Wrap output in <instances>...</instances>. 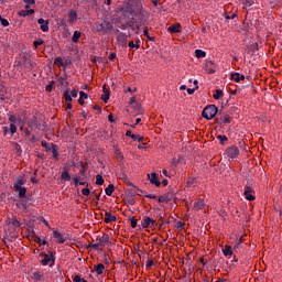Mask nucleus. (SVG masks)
<instances>
[{
	"label": "nucleus",
	"instance_id": "1",
	"mask_svg": "<svg viewBox=\"0 0 282 282\" xmlns=\"http://www.w3.org/2000/svg\"><path fill=\"white\" fill-rule=\"evenodd\" d=\"M95 29L98 33L106 35L113 30V26L110 22H108L107 20H104V22L95 23Z\"/></svg>",
	"mask_w": 282,
	"mask_h": 282
},
{
	"label": "nucleus",
	"instance_id": "2",
	"mask_svg": "<svg viewBox=\"0 0 282 282\" xmlns=\"http://www.w3.org/2000/svg\"><path fill=\"white\" fill-rule=\"evenodd\" d=\"M218 113V107L215 105H208L204 108L202 116L206 120L215 119V116Z\"/></svg>",
	"mask_w": 282,
	"mask_h": 282
},
{
	"label": "nucleus",
	"instance_id": "3",
	"mask_svg": "<svg viewBox=\"0 0 282 282\" xmlns=\"http://www.w3.org/2000/svg\"><path fill=\"white\" fill-rule=\"evenodd\" d=\"M40 257L44 258L41 260V263L43 265H50L52 268L55 264L56 258L52 251H50L48 253L42 252L40 253Z\"/></svg>",
	"mask_w": 282,
	"mask_h": 282
},
{
	"label": "nucleus",
	"instance_id": "4",
	"mask_svg": "<svg viewBox=\"0 0 282 282\" xmlns=\"http://www.w3.org/2000/svg\"><path fill=\"white\" fill-rule=\"evenodd\" d=\"M240 151L238 150V147L237 145H230L227 148L226 150V155L231 159V160H235L238 158Z\"/></svg>",
	"mask_w": 282,
	"mask_h": 282
},
{
	"label": "nucleus",
	"instance_id": "5",
	"mask_svg": "<svg viewBox=\"0 0 282 282\" xmlns=\"http://www.w3.org/2000/svg\"><path fill=\"white\" fill-rule=\"evenodd\" d=\"M156 221L151 218L145 216L142 220H141V226L142 228H155Z\"/></svg>",
	"mask_w": 282,
	"mask_h": 282
},
{
	"label": "nucleus",
	"instance_id": "6",
	"mask_svg": "<svg viewBox=\"0 0 282 282\" xmlns=\"http://www.w3.org/2000/svg\"><path fill=\"white\" fill-rule=\"evenodd\" d=\"M243 196L249 202H252L256 199V196L253 195V188L250 187V185H246L243 191Z\"/></svg>",
	"mask_w": 282,
	"mask_h": 282
},
{
	"label": "nucleus",
	"instance_id": "7",
	"mask_svg": "<svg viewBox=\"0 0 282 282\" xmlns=\"http://www.w3.org/2000/svg\"><path fill=\"white\" fill-rule=\"evenodd\" d=\"M37 24H40V29L42 32L46 33L50 31V20L40 18V19H37Z\"/></svg>",
	"mask_w": 282,
	"mask_h": 282
},
{
	"label": "nucleus",
	"instance_id": "8",
	"mask_svg": "<svg viewBox=\"0 0 282 282\" xmlns=\"http://www.w3.org/2000/svg\"><path fill=\"white\" fill-rule=\"evenodd\" d=\"M117 43L121 47H127L128 44V37L124 35V33L120 32L117 36Z\"/></svg>",
	"mask_w": 282,
	"mask_h": 282
},
{
	"label": "nucleus",
	"instance_id": "9",
	"mask_svg": "<svg viewBox=\"0 0 282 282\" xmlns=\"http://www.w3.org/2000/svg\"><path fill=\"white\" fill-rule=\"evenodd\" d=\"M150 183L152 185H155L156 187L161 186V181L158 178V175L155 174V172H153L151 175H148Z\"/></svg>",
	"mask_w": 282,
	"mask_h": 282
},
{
	"label": "nucleus",
	"instance_id": "10",
	"mask_svg": "<svg viewBox=\"0 0 282 282\" xmlns=\"http://www.w3.org/2000/svg\"><path fill=\"white\" fill-rule=\"evenodd\" d=\"M61 180H62V182H70L72 176H70L67 167H64V171H62Z\"/></svg>",
	"mask_w": 282,
	"mask_h": 282
},
{
	"label": "nucleus",
	"instance_id": "11",
	"mask_svg": "<svg viewBox=\"0 0 282 282\" xmlns=\"http://www.w3.org/2000/svg\"><path fill=\"white\" fill-rule=\"evenodd\" d=\"M53 236L57 240L58 243H65V241H66L65 236H63V234H61L58 230H54Z\"/></svg>",
	"mask_w": 282,
	"mask_h": 282
},
{
	"label": "nucleus",
	"instance_id": "12",
	"mask_svg": "<svg viewBox=\"0 0 282 282\" xmlns=\"http://www.w3.org/2000/svg\"><path fill=\"white\" fill-rule=\"evenodd\" d=\"M77 21V12L75 9H70L68 12V23H75Z\"/></svg>",
	"mask_w": 282,
	"mask_h": 282
},
{
	"label": "nucleus",
	"instance_id": "13",
	"mask_svg": "<svg viewBox=\"0 0 282 282\" xmlns=\"http://www.w3.org/2000/svg\"><path fill=\"white\" fill-rule=\"evenodd\" d=\"M117 221V217L111 215L110 213H105V218H104V223L105 224H110V223H115Z\"/></svg>",
	"mask_w": 282,
	"mask_h": 282
},
{
	"label": "nucleus",
	"instance_id": "14",
	"mask_svg": "<svg viewBox=\"0 0 282 282\" xmlns=\"http://www.w3.org/2000/svg\"><path fill=\"white\" fill-rule=\"evenodd\" d=\"M231 80L236 82V83H240L246 80V76L245 75H240L238 73L231 74Z\"/></svg>",
	"mask_w": 282,
	"mask_h": 282
},
{
	"label": "nucleus",
	"instance_id": "15",
	"mask_svg": "<svg viewBox=\"0 0 282 282\" xmlns=\"http://www.w3.org/2000/svg\"><path fill=\"white\" fill-rule=\"evenodd\" d=\"M177 191L176 188H170L166 193H165V196L167 198V202L172 200L175 195H176Z\"/></svg>",
	"mask_w": 282,
	"mask_h": 282
},
{
	"label": "nucleus",
	"instance_id": "16",
	"mask_svg": "<svg viewBox=\"0 0 282 282\" xmlns=\"http://www.w3.org/2000/svg\"><path fill=\"white\" fill-rule=\"evenodd\" d=\"M94 271L98 274L101 275L104 274L105 271V265L102 263H99L97 265H94Z\"/></svg>",
	"mask_w": 282,
	"mask_h": 282
},
{
	"label": "nucleus",
	"instance_id": "17",
	"mask_svg": "<svg viewBox=\"0 0 282 282\" xmlns=\"http://www.w3.org/2000/svg\"><path fill=\"white\" fill-rule=\"evenodd\" d=\"M26 181L24 177H20L14 184H13V188H21L23 185H25Z\"/></svg>",
	"mask_w": 282,
	"mask_h": 282
},
{
	"label": "nucleus",
	"instance_id": "18",
	"mask_svg": "<svg viewBox=\"0 0 282 282\" xmlns=\"http://www.w3.org/2000/svg\"><path fill=\"white\" fill-rule=\"evenodd\" d=\"M100 246H106V243H109V234L104 232L101 238L99 239Z\"/></svg>",
	"mask_w": 282,
	"mask_h": 282
},
{
	"label": "nucleus",
	"instance_id": "19",
	"mask_svg": "<svg viewBox=\"0 0 282 282\" xmlns=\"http://www.w3.org/2000/svg\"><path fill=\"white\" fill-rule=\"evenodd\" d=\"M181 25L177 24V25H171L169 29H167V32H170L171 34H177L181 32L180 30Z\"/></svg>",
	"mask_w": 282,
	"mask_h": 282
},
{
	"label": "nucleus",
	"instance_id": "20",
	"mask_svg": "<svg viewBox=\"0 0 282 282\" xmlns=\"http://www.w3.org/2000/svg\"><path fill=\"white\" fill-rule=\"evenodd\" d=\"M204 208V200L203 198H198V200L194 204L195 210H202Z\"/></svg>",
	"mask_w": 282,
	"mask_h": 282
},
{
	"label": "nucleus",
	"instance_id": "21",
	"mask_svg": "<svg viewBox=\"0 0 282 282\" xmlns=\"http://www.w3.org/2000/svg\"><path fill=\"white\" fill-rule=\"evenodd\" d=\"M225 257H231L234 254L231 246L226 245L225 249L223 250Z\"/></svg>",
	"mask_w": 282,
	"mask_h": 282
},
{
	"label": "nucleus",
	"instance_id": "22",
	"mask_svg": "<svg viewBox=\"0 0 282 282\" xmlns=\"http://www.w3.org/2000/svg\"><path fill=\"white\" fill-rule=\"evenodd\" d=\"M39 126V120L37 117H33V119L29 120V127L32 129L37 128Z\"/></svg>",
	"mask_w": 282,
	"mask_h": 282
},
{
	"label": "nucleus",
	"instance_id": "23",
	"mask_svg": "<svg viewBox=\"0 0 282 282\" xmlns=\"http://www.w3.org/2000/svg\"><path fill=\"white\" fill-rule=\"evenodd\" d=\"M52 153H53V158L56 159V161H58V147L57 144L52 143Z\"/></svg>",
	"mask_w": 282,
	"mask_h": 282
},
{
	"label": "nucleus",
	"instance_id": "24",
	"mask_svg": "<svg viewBox=\"0 0 282 282\" xmlns=\"http://www.w3.org/2000/svg\"><path fill=\"white\" fill-rule=\"evenodd\" d=\"M15 191H19V197L20 198H26L28 189L25 187L15 188Z\"/></svg>",
	"mask_w": 282,
	"mask_h": 282
},
{
	"label": "nucleus",
	"instance_id": "25",
	"mask_svg": "<svg viewBox=\"0 0 282 282\" xmlns=\"http://www.w3.org/2000/svg\"><path fill=\"white\" fill-rule=\"evenodd\" d=\"M80 36H82V32L75 31L73 36H72V42L77 44Z\"/></svg>",
	"mask_w": 282,
	"mask_h": 282
},
{
	"label": "nucleus",
	"instance_id": "26",
	"mask_svg": "<svg viewBox=\"0 0 282 282\" xmlns=\"http://www.w3.org/2000/svg\"><path fill=\"white\" fill-rule=\"evenodd\" d=\"M64 98H65V100H66L67 102H72V101H73V97H72V95H70V89H69V88H67V89L65 90V93H64Z\"/></svg>",
	"mask_w": 282,
	"mask_h": 282
},
{
	"label": "nucleus",
	"instance_id": "27",
	"mask_svg": "<svg viewBox=\"0 0 282 282\" xmlns=\"http://www.w3.org/2000/svg\"><path fill=\"white\" fill-rule=\"evenodd\" d=\"M113 191H115V185L109 184L108 187L105 189V193L107 196H112Z\"/></svg>",
	"mask_w": 282,
	"mask_h": 282
},
{
	"label": "nucleus",
	"instance_id": "28",
	"mask_svg": "<svg viewBox=\"0 0 282 282\" xmlns=\"http://www.w3.org/2000/svg\"><path fill=\"white\" fill-rule=\"evenodd\" d=\"M217 139L219 140L220 145H226V141H228L226 134H218Z\"/></svg>",
	"mask_w": 282,
	"mask_h": 282
},
{
	"label": "nucleus",
	"instance_id": "29",
	"mask_svg": "<svg viewBox=\"0 0 282 282\" xmlns=\"http://www.w3.org/2000/svg\"><path fill=\"white\" fill-rule=\"evenodd\" d=\"M43 278V273H41L40 271L33 272L32 273V279L35 281H41Z\"/></svg>",
	"mask_w": 282,
	"mask_h": 282
},
{
	"label": "nucleus",
	"instance_id": "30",
	"mask_svg": "<svg viewBox=\"0 0 282 282\" xmlns=\"http://www.w3.org/2000/svg\"><path fill=\"white\" fill-rule=\"evenodd\" d=\"M215 64L214 62H207L206 63V68H207V73L213 75L216 73V69L215 68H212L210 65Z\"/></svg>",
	"mask_w": 282,
	"mask_h": 282
},
{
	"label": "nucleus",
	"instance_id": "31",
	"mask_svg": "<svg viewBox=\"0 0 282 282\" xmlns=\"http://www.w3.org/2000/svg\"><path fill=\"white\" fill-rule=\"evenodd\" d=\"M224 96H225V93L221 89H217L216 94H214V99L219 100Z\"/></svg>",
	"mask_w": 282,
	"mask_h": 282
},
{
	"label": "nucleus",
	"instance_id": "32",
	"mask_svg": "<svg viewBox=\"0 0 282 282\" xmlns=\"http://www.w3.org/2000/svg\"><path fill=\"white\" fill-rule=\"evenodd\" d=\"M54 64H56L58 67H65V63L63 62V57L57 56L54 61Z\"/></svg>",
	"mask_w": 282,
	"mask_h": 282
},
{
	"label": "nucleus",
	"instance_id": "33",
	"mask_svg": "<svg viewBox=\"0 0 282 282\" xmlns=\"http://www.w3.org/2000/svg\"><path fill=\"white\" fill-rule=\"evenodd\" d=\"M196 58H205L206 57V52L202 50H196Z\"/></svg>",
	"mask_w": 282,
	"mask_h": 282
},
{
	"label": "nucleus",
	"instance_id": "34",
	"mask_svg": "<svg viewBox=\"0 0 282 282\" xmlns=\"http://www.w3.org/2000/svg\"><path fill=\"white\" fill-rule=\"evenodd\" d=\"M104 183H105L104 177L101 175H96V185L101 186L104 185Z\"/></svg>",
	"mask_w": 282,
	"mask_h": 282
},
{
	"label": "nucleus",
	"instance_id": "35",
	"mask_svg": "<svg viewBox=\"0 0 282 282\" xmlns=\"http://www.w3.org/2000/svg\"><path fill=\"white\" fill-rule=\"evenodd\" d=\"M57 82H58L62 86L68 87V82L66 80L65 77H58V78H57Z\"/></svg>",
	"mask_w": 282,
	"mask_h": 282
},
{
	"label": "nucleus",
	"instance_id": "36",
	"mask_svg": "<svg viewBox=\"0 0 282 282\" xmlns=\"http://www.w3.org/2000/svg\"><path fill=\"white\" fill-rule=\"evenodd\" d=\"M55 85V82L54 80H50L47 86H46V91L47 94H51L52 93V89H53V86Z\"/></svg>",
	"mask_w": 282,
	"mask_h": 282
},
{
	"label": "nucleus",
	"instance_id": "37",
	"mask_svg": "<svg viewBox=\"0 0 282 282\" xmlns=\"http://www.w3.org/2000/svg\"><path fill=\"white\" fill-rule=\"evenodd\" d=\"M14 150L17 151L18 156L22 155V148L19 143H14Z\"/></svg>",
	"mask_w": 282,
	"mask_h": 282
},
{
	"label": "nucleus",
	"instance_id": "38",
	"mask_svg": "<svg viewBox=\"0 0 282 282\" xmlns=\"http://www.w3.org/2000/svg\"><path fill=\"white\" fill-rule=\"evenodd\" d=\"M130 225L132 228H135L138 226V219L134 217L129 218Z\"/></svg>",
	"mask_w": 282,
	"mask_h": 282
},
{
	"label": "nucleus",
	"instance_id": "39",
	"mask_svg": "<svg viewBox=\"0 0 282 282\" xmlns=\"http://www.w3.org/2000/svg\"><path fill=\"white\" fill-rule=\"evenodd\" d=\"M0 23H1V25L4 26V28L10 25V23L8 22V20L4 19L2 15H0Z\"/></svg>",
	"mask_w": 282,
	"mask_h": 282
},
{
	"label": "nucleus",
	"instance_id": "40",
	"mask_svg": "<svg viewBox=\"0 0 282 282\" xmlns=\"http://www.w3.org/2000/svg\"><path fill=\"white\" fill-rule=\"evenodd\" d=\"M132 139H133L134 141H139V142H143V141H144V138L141 137L140 134H133V135H132Z\"/></svg>",
	"mask_w": 282,
	"mask_h": 282
},
{
	"label": "nucleus",
	"instance_id": "41",
	"mask_svg": "<svg viewBox=\"0 0 282 282\" xmlns=\"http://www.w3.org/2000/svg\"><path fill=\"white\" fill-rule=\"evenodd\" d=\"M19 17L20 18H28L29 17L28 9H22V11L19 12Z\"/></svg>",
	"mask_w": 282,
	"mask_h": 282
},
{
	"label": "nucleus",
	"instance_id": "42",
	"mask_svg": "<svg viewBox=\"0 0 282 282\" xmlns=\"http://www.w3.org/2000/svg\"><path fill=\"white\" fill-rule=\"evenodd\" d=\"M79 98H80L82 100H87V99H88L87 93L80 90V91H79Z\"/></svg>",
	"mask_w": 282,
	"mask_h": 282
},
{
	"label": "nucleus",
	"instance_id": "43",
	"mask_svg": "<svg viewBox=\"0 0 282 282\" xmlns=\"http://www.w3.org/2000/svg\"><path fill=\"white\" fill-rule=\"evenodd\" d=\"M10 131H11V134H15L18 132V127L14 123H11Z\"/></svg>",
	"mask_w": 282,
	"mask_h": 282
},
{
	"label": "nucleus",
	"instance_id": "44",
	"mask_svg": "<svg viewBox=\"0 0 282 282\" xmlns=\"http://www.w3.org/2000/svg\"><path fill=\"white\" fill-rule=\"evenodd\" d=\"M101 245L98 242V243H90V245H88V248H91V249H94V250H99V247H100Z\"/></svg>",
	"mask_w": 282,
	"mask_h": 282
},
{
	"label": "nucleus",
	"instance_id": "45",
	"mask_svg": "<svg viewBox=\"0 0 282 282\" xmlns=\"http://www.w3.org/2000/svg\"><path fill=\"white\" fill-rule=\"evenodd\" d=\"M9 224H11L14 227H20L21 226L19 219H12L11 221H9Z\"/></svg>",
	"mask_w": 282,
	"mask_h": 282
},
{
	"label": "nucleus",
	"instance_id": "46",
	"mask_svg": "<svg viewBox=\"0 0 282 282\" xmlns=\"http://www.w3.org/2000/svg\"><path fill=\"white\" fill-rule=\"evenodd\" d=\"M43 43H44L43 40H37V41H34V42H33V46H34L35 48H37L39 46L43 45Z\"/></svg>",
	"mask_w": 282,
	"mask_h": 282
},
{
	"label": "nucleus",
	"instance_id": "47",
	"mask_svg": "<svg viewBox=\"0 0 282 282\" xmlns=\"http://www.w3.org/2000/svg\"><path fill=\"white\" fill-rule=\"evenodd\" d=\"M169 202V197H166V194L159 197V203H165Z\"/></svg>",
	"mask_w": 282,
	"mask_h": 282
},
{
	"label": "nucleus",
	"instance_id": "48",
	"mask_svg": "<svg viewBox=\"0 0 282 282\" xmlns=\"http://www.w3.org/2000/svg\"><path fill=\"white\" fill-rule=\"evenodd\" d=\"M223 121H224L225 124H229L231 122L230 116L229 115H225Z\"/></svg>",
	"mask_w": 282,
	"mask_h": 282
},
{
	"label": "nucleus",
	"instance_id": "49",
	"mask_svg": "<svg viewBox=\"0 0 282 282\" xmlns=\"http://www.w3.org/2000/svg\"><path fill=\"white\" fill-rule=\"evenodd\" d=\"M82 195L87 197L90 195V191L88 188H84L82 189Z\"/></svg>",
	"mask_w": 282,
	"mask_h": 282
},
{
	"label": "nucleus",
	"instance_id": "50",
	"mask_svg": "<svg viewBox=\"0 0 282 282\" xmlns=\"http://www.w3.org/2000/svg\"><path fill=\"white\" fill-rule=\"evenodd\" d=\"M36 128H37L39 131H45L46 124L37 123Z\"/></svg>",
	"mask_w": 282,
	"mask_h": 282
},
{
	"label": "nucleus",
	"instance_id": "51",
	"mask_svg": "<svg viewBox=\"0 0 282 282\" xmlns=\"http://www.w3.org/2000/svg\"><path fill=\"white\" fill-rule=\"evenodd\" d=\"M73 183H74L75 186L80 185V178L78 176L74 177Z\"/></svg>",
	"mask_w": 282,
	"mask_h": 282
},
{
	"label": "nucleus",
	"instance_id": "52",
	"mask_svg": "<svg viewBox=\"0 0 282 282\" xmlns=\"http://www.w3.org/2000/svg\"><path fill=\"white\" fill-rule=\"evenodd\" d=\"M101 99L107 104L109 101V94L101 95Z\"/></svg>",
	"mask_w": 282,
	"mask_h": 282
},
{
	"label": "nucleus",
	"instance_id": "53",
	"mask_svg": "<svg viewBox=\"0 0 282 282\" xmlns=\"http://www.w3.org/2000/svg\"><path fill=\"white\" fill-rule=\"evenodd\" d=\"M86 165L85 164H82V169L79 170V174H82L83 176L86 175Z\"/></svg>",
	"mask_w": 282,
	"mask_h": 282
},
{
	"label": "nucleus",
	"instance_id": "54",
	"mask_svg": "<svg viewBox=\"0 0 282 282\" xmlns=\"http://www.w3.org/2000/svg\"><path fill=\"white\" fill-rule=\"evenodd\" d=\"M236 18H237L236 13H234L231 15L226 14V17H225L226 20H235Z\"/></svg>",
	"mask_w": 282,
	"mask_h": 282
},
{
	"label": "nucleus",
	"instance_id": "55",
	"mask_svg": "<svg viewBox=\"0 0 282 282\" xmlns=\"http://www.w3.org/2000/svg\"><path fill=\"white\" fill-rule=\"evenodd\" d=\"M135 110L140 111L142 109V106L141 104L139 102H135L133 106H132Z\"/></svg>",
	"mask_w": 282,
	"mask_h": 282
},
{
	"label": "nucleus",
	"instance_id": "56",
	"mask_svg": "<svg viewBox=\"0 0 282 282\" xmlns=\"http://www.w3.org/2000/svg\"><path fill=\"white\" fill-rule=\"evenodd\" d=\"M9 120H10V122H12V124L18 122V118L13 115L10 116Z\"/></svg>",
	"mask_w": 282,
	"mask_h": 282
},
{
	"label": "nucleus",
	"instance_id": "57",
	"mask_svg": "<svg viewBox=\"0 0 282 282\" xmlns=\"http://www.w3.org/2000/svg\"><path fill=\"white\" fill-rule=\"evenodd\" d=\"M117 58V54L116 53H110L108 56L109 61H115Z\"/></svg>",
	"mask_w": 282,
	"mask_h": 282
},
{
	"label": "nucleus",
	"instance_id": "58",
	"mask_svg": "<svg viewBox=\"0 0 282 282\" xmlns=\"http://www.w3.org/2000/svg\"><path fill=\"white\" fill-rule=\"evenodd\" d=\"M77 96H78V91H77L76 89H73V90L70 91V97L77 98Z\"/></svg>",
	"mask_w": 282,
	"mask_h": 282
},
{
	"label": "nucleus",
	"instance_id": "59",
	"mask_svg": "<svg viewBox=\"0 0 282 282\" xmlns=\"http://www.w3.org/2000/svg\"><path fill=\"white\" fill-rule=\"evenodd\" d=\"M184 226H185V224H184L183 221H177V223H176V227H177L178 229H183Z\"/></svg>",
	"mask_w": 282,
	"mask_h": 282
},
{
	"label": "nucleus",
	"instance_id": "60",
	"mask_svg": "<svg viewBox=\"0 0 282 282\" xmlns=\"http://www.w3.org/2000/svg\"><path fill=\"white\" fill-rule=\"evenodd\" d=\"M195 90H196V88H188V89H186V91H187V95H189V96H192V95H194L195 94Z\"/></svg>",
	"mask_w": 282,
	"mask_h": 282
},
{
	"label": "nucleus",
	"instance_id": "61",
	"mask_svg": "<svg viewBox=\"0 0 282 282\" xmlns=\"http://www.w3.org/2000/svg\"><path fill=\"white\" fill-rule=\"evenodd\" d=\"M108 121H109L110 123H115V122H116V120L113 119V115H112V113H110V115L108 116Z\"/></svg>",
	"mask_w": 282,
	"mask_h": 282
},
{
	"label": "nucleus",
	"instance_id": "62",
	"mask_svg": "<svg viewBox=\"0 0 282 282\" xmlns=\"http://www.w3.org/2000/svg\"><path fill=\"white\" fill-rule=\"evenodd\" d=\"M73 282H82V278L79 275L73 276Z\"/></svg>",
	"mask_w": 282,
	"mask_h": 282
},
{
	"label": "nucleus",
	"instance_id": "63",
	"mask_svg": "<svg viewBox=\"0 0 282 282\" xmlns=\"http://www.w3.org/2000/svg\"><path fill=\"white\" fill-rule=\"evenodd\" d=\"M154 264V261L152 259L148 260L147 268H151Z\"/></svg>",
	"mask_w": 282,
	"mask_h": 282
},
{
	"label": "nucleus",
	"instance_id": "64",
	"mask_svg": "<svg viewBox=\"0 0 282 282\" xmlns=\"http://www.w3.org/2000/svg\"><path fill=\"white\" fill-rule=\"evenodd\" d=\"M102 89H104V94L109 95V88L107 87L106 84H104Z\"/></svg>",
	"mask_w": 282,
	"mask_h": 282
}]
</instances>
